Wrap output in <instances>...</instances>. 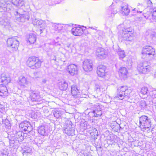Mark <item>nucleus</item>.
<instances>
[{
  "label": "nucleus",
  "instance_id": "nucleus-1",
  "mask_svg": "<svg viewBox=\"0 0 156 156\" xmlns=\"http://www.w3.org/2000/svg\"><path fill=\"white\" fill-rule=\"evenodd\" d=\"M119 91V93L115 98H118L120 100L124 99L125 100L130 98L131 94L130 93L131 92L130 89H128L126 86H122L121 87Z\"/></svg>",
  "mask_w": 156,
  "mask_h": 156
},
{
  "label": "nucleus",
  "instance_id": "nucleus-2",
  "mask_svg": "<svg viewBox=\"0 0 156 156\" xmlns=\"http://www.w3.org/2000/svg\"><path fill=\"white\" fill-rule=\"evenodd\" d=\"M42 62L38 58L35 57H29L27 62L28 66L32 69L39 68L41 66Z\"/></svg>",
  "mask_w": 156,
  "mask_h": 156
},
{
  "label": "nucleus",
  "instance_id": "nucleus-3",
  "mask_svg": "<svg viewBox=\"0 0 156 156\" xmlns=\"http://www.w3.org/2000/svg\"><path fill=\"white\" fill-rule=\"evenodd\" d=\"M140 126L143 131H147L149 130L151 127V120L148 117L145 115H143L139 119Z\"/></svg>",
  "mask_w": 156,
  "mask_h": 156
},
{
  "label": "nucleus",
  "instance_id": "nucleus-4",
  "mask_svg": "<svg viewBox=\"0 0 156 156\" xmlns=\"http://www.w3.org/2000/svg\"><path fill=\"white\" fill-rule=\"evenodd\" d=\"M137 69L141 73L147 74L151 70V67L148 62L144 61L138 65Z\"/></svg>",
  "mask_w": 156,
  "mask_h": 156
},
{
  "label": "nucleus",
  "instance_id": "nucleus-5",
  "mask_svg": "<svg viewBox=\"0 0 156 156\" xmlns=\"http://www.w3.org/2000/svg\"><path fill=\"white\" fill-rule=\"evenodd\" d=\"M123 26V25H119L117 27V29L120 31L122 30L123 32L121 34L120 37L124 40L132 41L133 40V34L129 32L124 31L123 29H121V27Z\"/></svg>",
  "mask_w": 156,
  "mask_h": 156
},
{
  "label": "nucleus",
  "instance_id": "nucleus-6",
  "mask_svg": "<svg viewBox=\"0 0 156 156\" xmlns=\"http://www.w3.org/2000/svg\"><path fill=\"white\" fill-rule=\"evenodd\" d=\"M102 114V112L98 104H97L94 106V110L90 112L88 114V116L90 117H100Z\"/></svg>",
  "mask_w": 156,
  "mask_h": 156
},
{
  "label": "nucleus",
  "instance_id": "nucleus-7",
  "mask_svg": "<svg viewBox=\"0 0 156 156\" xmlns=\"http://www.w3.org/2000/svg\"><path fill=\"white\" fill-rule=\"evenodd\" d=\"M16 13L19 14L20 16V20L21 22H24L28 21L30 18V14L29 12L23 10L21 9H19L16 12Z\"/></svg>",
  "mask_w": 156,
  "mask_h": 156
},
{
  "label": "nucleus",
  "instance_id": "nucleus-8",
  "mask_svg": "<svg viewBox=\"0 0 156 156\" xmlns=\"http://www.w3.org/2000/svg\"><path fill=\"white\" fill-rule=\"evenodd\" d=\"M141 54L146 56H153L155 54V49L150 46H145L143 48Z\"/></svg>",
  "mask_w": 156,
  "mask_h": 156
},
{
  "label": "nucleus",
  "instance_id": "nucleus-9",
  "mask_svg": "<svg viewBox=\"0 0 156 156\" xmlns=\"http://www.w3.org/2000/svg\"><path fill=\"white\" fill-rule=\"evenodd\" d=\"M7 44L8 47H11L16 50L18 48L19 43L16 37L11 38L8 39Z\"/></svg>",
  "mask_w": 156,
  "mask_h": 156
},
{
  "label": "nucleus",
  "instance_id": "nucleus-10",
  "mask_svg": "<svg viewBox=\"0 0 156 156\" xmlns=\"http://www.w3.org/2000/svg\"><path fill=\"white\" fill-rule=\"evenodd\" d=\"M108 54L107 51L103 48H99L96 50L95 55L97 58L100 59H104Z\"/></svg>",
  "mask_w": 156,
  "mask_h": 156
},
{
  "label": "nucleus",
  "instance_id": "nucleus-11",
  "mask_svg": "<svg viewBox=\"0 0 156 156\" xmlns=\"http://www.w3.org/2000/svg\"><path fill=\"white\" fill-rule=\"evenodd\" d=\"M92 62L91 60L86 59L83 62V67L85 71L88 72L92 70Z\"/></svg>",
  "mask_w": 156,
  "mask_h": 156
},
{
  "label": "nucleus",
  "instance_id": "nucleus-12",
  "mask_svg": "<svg viewBox=\"0 0 156 156\" xmlns=\"http://www.w3.org/2000/svg\"><path fill=\"white\" fill-rule=\"evenodd\" d=\"M19 127L24 131L28 132H30L32 129L30 123L26 121L21 122L19 125Z\"/></svg>",
  "mask_w": 156,
  "mask_h": 156
},
{
  "label": "nucleus",
  "instance_id": "nucleus-13",
  "mask_svg": "<svg viewBox=\"0 0 156 156\" xmlns=\"http://www.w3.org/2000/svg\"><path fill=\"white\" fill-rule=\"evenodd\" d=\"M67 71L72 76L77 74L78 68L77 66L74 64H71L67 66Z\"/></svg>",
  "mask_w": 156,
  "mask_h": 156
},
{
  "label": "nucleus",
  "instance_id": "nucleus-14",
  "mask_svg": "<svg viewBox=\"0 0 156 156\" xmlns=\"http://www.w3.org/2000/svg\"><path fill=\"white\" fill-rule=\"evenodd\" d=\"M106 67L103 65H99L97 68V73L98 75L103 77L105 75Z\"/></svg>",
  "mask_w": 156,
  "mask_h": 156
},
{
  "label": "nucleus",
  "instance_id": "nucleus-15",
  "mask_svg": "<svg viewBox=\"0 0 156 156\" xmlns=\"http://www.w3.org/2000/svg\"><path fill=\"white\" fill-rule=\"evenodd\" d=\"M1 82L4 84H8L11 81L10 77L8 74L3 73L1 75Z\"/></svg>",
  "mask_w": 156,
  "mask_h": 156
},
{
  "label": "nucleus",
  "instance_id": "nucleus-16",
  "mask_svg": "<svg viewBox=\"0 0 156 156\" xmlns=\"http://www.w3.org/2000/svg\"><path fill=\"white\" fill-rule=\"evenodd\" d=\"M71 94L75 98H77L80 95V90L78 89L77 86L73 85L71 86Z\"/></svg>",
  "mask_w": 156,
  "mask_h": 156
},
{
  "label": "nucleus",
  "instance_id": "nucleus-17",
  "mask_svg": "<svg viewBox=\"0 0 156 156\" xmlns=\"http://www.w3.org/2000/svg\"><path fill=\"white\" fill-rule=\"evenodd\" d=\"M71 31L72 34L76 36H80L83 33V29L78 27L73 28Z\"/></svg>",
  "mask_w": 156,
  "mask_h": 156
},
{
  "label": "nucleus",
  "instance_id": "nucleus-18",
  "mask_svg": "<svg viewBox=\"0 0 156 156\" xmlns=\"http://www.w3.org/2000/svg\"><path fill=\"white\" fill-rule=\"evenodd\" d=\"M127 72L126 68L121 67L119 71V74L121 78L124 80L126 79L127 77Z\"/></svg>",
  "mask_w": 156,
  "mask_h": 156
},
{
  "label": "nucleus",
  "instance_id": "nucleus-19",
  "mask_svg": "<svg viewBox=\"0 0 156 156\" xmlns=\"http://www.w3.org/2000/svg\"><path fill=\"white\" fill-rule=\"evenodd\" d=\"M8 92L7 87L2 84L0 85V96L5 97L8 95Z\"/></svg>",
  "mask_w": 156,
  "mask_h": 156
},
{
  "label": "nucleus",
  "instance_id": "nucleus-20",
  "mask_svg": "<svg viewBox=\"0 0 156 156\" xmlns=\"http://www.w3.org/2000/svg\"><path fill=\"white\" fill-rule=\"evenodd\" d=\"M19 83L21 86L26 87L28 84L29 82L25 76H21L19 78Z\"/></svg>",
  "mask_w": 156,
  "mask_h": 156
},
{
  "label": "nucleus",
  "instance_id": "nucleus-21",
  "mask_svg": "<svg viewBox=\"0 0 156 156\" xmlns=\"http://www.w3.org/2000/svg\"><path fill=\"white\" fill-rule=\"evenodd\" d=\"M121 11L123 14L127 15L130 12V9L129 8L128 5L125 3H123L121 5Z\"/></svg>",
  "mask_w": 156,
  "mask_h": 156
},
{
  "label": "nucleus",
  "instance_id": "nucleus-22",
  "mask_svg": "<svg viewBox=\"0 0 156 156\" xmlns=\"http://www.w3.org/2000/svg\"><path fill=\"white\" fill-rule=\"evenodd\" d=\"M28 41L30 44H34L36 40V36L35 34H30L27 37Z\"/></svg>",
  "mask_w": 156,
  "mask_h": 156
},
{
  "label": "nucleus",
  "instance_id": "nucleus-23",
  "mask_svg": "<svg viewBox=\"0 0 156 156\" xmlns=\"http://www.w3.org/2000/svg\"><path fill=\"white\" fill-rule=\"evenodd\" d=\"M68 86L67 83L64 80H62L59 83V88L62 90H65L67 88Z\"/></svg>",
  "mask_w": 156,
  "mask_h": 156
},
{
  "label": "nucleus",
  "instance_id": "nucleus-24",
  "mask_svg": "<svg viewBox=\"0 0 156 156\" xmlns=\"http://www.w3.org/2000/svg\"><path fill=\"white\" fill-rule=\"evenodd\" d=\"M71 125H69L65 129V131L66 133L69 136L72 135L74 132L73 128H71Z\"/></svg>",
  "mask_w": 156,
  "mask_h": 156
},
{
  "label": "nucleus",
  "instance_id": "nucleus-25",
  "mask_svg": "<svg viewBox=\"0 0 156 156\" xmlns=\"http://www.w3.org/2000/svg\"><path fill=\"white\" fill-rule=\"evenodd\" d=\"M12 3L16 6H23L24 4L23 0H12Z\"/></svg>",
  "mask_w": 156,
  "mask_h": 156
},
{
  "label": "nucleus",
  "instance_id": "nucleus-26",
  "mask_svg": "<svg viewBox=\"0 0 156 156\" xmlns=\"http://www.w3.org/2000/svg\"><path fill=\"white\" fill-rule=\"evenodd\" d=\"M8 2H9L8 0H0V11L1 12L2 11V10H7L3 6Z\"/></svg>",
  "mask_w": 156,
  "mask_h": 156
},
{
  "label": "nucleus",
  "instance_id": "nucleus-27",
  "mask_svg": "<svg viewBox=\"0 0 156 156\" xmlns=\"http://www.w3.org/2000/svg\"><path fill=\"white\" fill-rule=\"evenodd\" d=\"M117 54L120 60H122L126 56V55L124 50H119Z\"/></svg>",
  "mask_w": 156,
  "mask_h": 156
},
{
  "label": "nucleus",
  "instance_id": "nucleus-28",
  "mask_svg": "<svg viewBox=\"0 0 156 156\" xmlns=\"http://www.w3.org/2000/svg\"><path fill=\"white\" fill-rule=\"evenodd\" d=\"M38 133L41 135L44 136L45 133V127L44 126H41L39 127L38 129Z\"/></svg>",
  "mask_w": 156,
  "mask_h": 156
},
{
  "label": "nucleus",
  "instance_id": "nucleus-29",
  "mask_svg": "<svg viewBox=\"0 0 156 156\" xmlns=\"http://www.w3.org/2000/svg\"><path fill=\"white\" fill-rule=\"evenodd\" d=\"M151 14L153 19L156 20V7H152L150 9Z\"/></svg>",
  "mask_w": 156,
  "mask_h": 156
},
{
  "label": "nucleus",
  "instance_id": "nucleus-30",
  "mask_svg": "<svg viewBox=\"0 0 156 156\" xmlns=\"http://www.w3.org/2000/svg\"><path fill=\"white\" fill-rule=\"evenodd\" d=\"M32 153V149L30 147H27L24 148L23 152V155H28V154H31Z\"/></svg>",
  "mask_w": 156,
  "mask_h": 156
},
{
  "label": "nucleus",
  "instance_id": "nucleus-31",
  "mask_svg": "<svg viewBox=\"0 0 156 156\" xmlns=\"http://www.w3.org/2000/svg\"><path fill=\"white\" fill-rule=\"evenodd\" d=\"M32 23L34 25L39 26L42 24L43 21L41 20H39L37 19H35L33 20Z\"/></svg>",
  "mask_w": 156,
  "mask_h": 156
},
{
  "label": "nucleus",
  "instance_id": "nucleus-32",
  "mask_svg": "<svg viewBox=\"0 0 156 156\" xmlns=\"http://www.w3.org/2000/svg\"><path fill=\"white\" fill-rule=\"evenodd\" d=\"M53 26L54 27L55 30H60L63 28L62 25L60 24H53Z\"/></svg>",
  "mask_w": 156,
  "mask_h": 156
},
{
  "label": "nucleus",
  "instance_id": "nucleus-33",
  "mask_svg": "<svg viewBox=\"0 0 156 156\" xmlns=\"http://www.w3.org/2000/svg\"><path fill=\"white\" fill-rule=\"evenodd\" d=\"M61 112L59 110H54L53 112V115L54 116L57 118H59L62 115Z\"/></svg>",
  "mask_w": 156,
  "mask_h": 156
},
{
  "label": "nucleus",
  "instance_id": "nucleus-34",
  "mask_svg": "<svg viewBox=\"0 0 156 156\" xmlns=\"http://www.w3.org/2000/svg\"><path fill=\"white\" fill-rule=\"evenodd\" d=\"M3 7L5 8L7 10H2V11H9L12 9L11 5L10 3L8 2L5 5L3 6Z\"/></svg>",
  "mask_w": 156,
  "mask_h": 156
},
{
  "label": "nucleus",
  "instance_id": "nucleus-35",
  "mask_svg": "<svg viewBox=\"0 0 156 156\" xmlns=\"http://www.w3.org/2000/svg\"><path fill=\"white\" fill-rule=\"evenodd\" d=\"M147 105L144 101H141L139 102V107L141 109H144L146 108Z\"/></svg>",
  "mask_w": 156,
  "mask_h": 156
},
{
  "label": "nucleus",
  "instance_id": "nucleus-36",
  "mask_svg": "<svg viewBox=\"0 0 156 156\" xmlns=\"http://www.w3.org/2000/svg\"><path fill=\"white\" fill-rule=\"evenodd\" d=\"M139 7H138V9L136 8H134V9L133 10V11H134V12L136 13V12L137 13L140 12V13L142 12V11H139L138 10L140 9V8H142V9H144V6L142 5H139L138 6Z\"/></svg>",
  "mask_w": 156,
  "mask_h": 156
},
{
  "label": "nucleus",
  "instance_id": "nucleus-37",
  "mask_svg": "<svg viewBox=\"0 0 156 156\" xmlns=\"http://www.w3.org/2000/svg\"><path fill=\"white\" fill-rule=\"evenodd\" d=\"M23 133L20 131L18 132L16 134V136L17 138H20L21 140L23 139V137L22 136Z\"/></svg>",
  "mask_w": 156,
  "mask_h": 156
},
{
  "label": "nucleus",
  "instance_id": "nucleus-38",
  "mask_svg": "<svg viewBox=\"0 0 156 156\" xmlns=\"http://www.w3.org/2000/svg\"><path fill=\"white\" fill-rule=\"evenodd\" d=\"M150 14H151L150 12H147V13H144L143 16L145 19H149L150 16Z\"/></svg>",
  "mask_w": 156,
  "mask_h": 156
},
{
  "label": "nucleus",
  "instance_id": "nucleus-39",
  "mask_svg": "<svg viewBox=\"0 0 156 156\" xmlns=\"http://www.w3.org/2000/svg\"><path fill=\"white\" fill-rule=\"evenodd\" d=\"M147 89L146 87H143L141 89L140 93L143 95H145L147 94Z\"/></svg>",
  "mask_w": 156,
  "mask_h": 156
},
{
  "label": "nucleus",
  "instance_id": "nucleus-40",
  "mask_svg": "<svg viewBox=\"0 0 156 156\" xmlns=\"http://www.w3.org/2000/svg\"><path fill=\"white\" fill-rule=\"evenodd\" d=\"M149 94L153 98H156V90H154L151 91L149 92Z\"/></svg>",
  "mask_w": 156,
  "mask_h": 156
},
{
  "label": "nucleus",
  "instance_id": "nucleus-41",
  "mask_svg": "<svg viewBox=\"0 0 156 156\" xmlns=\"http://www.w3.org/2000/svg\"><path fill=\"white\" fill-rule=\"evenodd\" d=\"M2 123L3 124H4L6 126H10L9 121L7 119H5L4 120H3Z\"/></svg>",
  "mask_w": 156,
  "mask_h": 156
},
{
  "label": "nucleus",
  "instance_id": "nucleus-42",
  "mask_svg": "<svg viewBox=\"0 0 156 156\" xmlns=\"http://www.w3.org/2000/svg\"><path fill=\"white\" fill-rule=\"evenodd\" d=\"M95 89L96 92H98V93L101 94L100 90V86L98 84H96L95 87Z\"/></svg>",
  "mask_w": 156,
  "mask_h": 156
},
{
  "label": "nucleus",
  "instance_id": "nucleus-43",
  "mask_svg": "<svg viewBox=\"0 0 156 156\" xmlns=\"http://www.w3.org/2000/svg\"><path fill=\"white\" fill-rule=\"evenodd\" d=\"M81 126L83 127V128L84 129H88L89 128V125H87V123L85 122L83 124H82L81 125Z\"/></svg>",
  "mask_w": 156,
  "mask_h": 156
},
{
  "label": "nucleus",
  "instance_id": "nucleus-44",
  "mask_svg": "<svg viewBox=\"0 0 156 156\" xmlns=\"http://www.w3.org/2000/svg\"><path fill=\"white\" fill-rule=\"evenodd\" d=\"M9 23V21L8 20H2L1 21V23L4 26L6 25H7Z\"/></svg>",
  "mask_w": 156,
  "mask_h": 156
},
{
  "label": "nucleus",
  "instance_id": "nucleus-45",
  "mask_svg": "<svg viewBox=\"0 0 156 156\" xmlns=\"http://www.w3.org/2000/svg\"><path fill=\"white\" fill-rule=\"evenodd\" d=\"M152 39L156 38V33L153 32L150 35Z\"/></svg>",
  "mask_w": 156,
  "mask_h": 156
},
{
  "label": "nucleus",
  "instance_id": "nucleus-46",
  "mask_svg": "<svg viewBox=\"0 0 156 156\" xmlns=\"http://www.w3.org/2000/svg\"><path fill=\"white\" fill-rule=\"evenodd\" d=\"M147 4L149 6L151 7L152 6V3L150 0H148L147 1Z\"/></svg>",
  "mask_w": 156,
  "mask_h": 156
},
{
  "label": "nucleus",
  "instance_id": "nucleus-47",
  "mask_svg": "<svg viewBox=\"0 0 156 156\" xmlns=\"http://www.w3.org/2000/svg\"><path fill=\"white\" fill-rule=\"evenodd\" d=\"M4 110L5 108L4 106L1 104H0V112L3 111Z\"/></svg>",
  "mask_w": 156,
  "mask_h": 156
},
{
  "label": "nucleus",
  "instance_id": "nucleus-48",
  "mask_svg": "<svg viewBox=\"0 0 156 156\" xmlns=\"http://www.w3.org/2000/svg\"><path fill=\"white\" fill-rule=\"evenodd\" d=\"M70 45H71V44L70 43H67L66 45V47L67 48H69L70 47Z\"/></svg>",
  "mask_w": 156,
  "mask_h": 156
},
{
  "label": "nucleus",
  "instance_id": "nucleus-49",
  "mask_svg": "<svg viewBox=\"0 0 156 156\" xmlns=\"http://www.w3.org/2000/svg\"><path fill=\"white\" fill-rule=\"evenodd\" d=\"M52 60H54L55 61H56L57 62H55V64H57V62L58 61H57V59L56 58H53V59H52ZM58 60H59V59H58Z\"/></svg>",
  "mask_w": 156,
  "mask_h": 156
},
{
  "label": "nucleus",
  "instance_id": "nucleus-50",
  "mask_svg": "<svg viewBox=\"0 0 156 156\" xmlns=\"http://www.w3.org/2000/svg\"><path fill=\"white\" fill-rule=\"evenodd\" d=\"M114 11L113 12V14H115L116 13H117V11H116V10H115V9H114Z\"/></svg>",
  "mask_w": 156,
  "mask_h": 156
},
{
  "label": "nucleus",
  "instance_id": "nucleus-51",
  "mask_svg": "<svg viewBox=\"0 0 156 156\" xmlns=\"http://www.w3.org/2000/svg\"><path fill=\"white\" fill-rule=\"evenodd\" d=\"M46 80L45 79H43L42 80V82L43 83H46Z\"/></svg>",
  "mask_w": 156,
  "mask_h": 156
},
{
  "label": "nucleus",
  "instance_id": "nucleus-52",
  "mask_svg": "<svg viewBox=\"0 0 156 156\" xmlns=\"http://www.w3.org/2000/svg\"><path fill=\"white\" fill-rule=\"evenodd\" d=\"M18 14H19H19H17L16 13V14H15V15H18ZM19 16V17H18V18H20V16Z\"/></svg>",
  "mask_w": 156,
  "mask_h": 156
},
{
  "label": "nucleus",
  "instance_id": "nucleus-53",
  "mask_svg": "<svg viewBox=\"0 0 156 156\" xmlns=\"http://www.w3.org/2000/svg\"><path fill=\"white\" fill-rule=\"evenodd\" d=\"M18 14H19H19H17L16 13V14H15V15H18ZM19 16V17H18V18H20V16Z\"/></svg>",
  "mask_w": 156,
  "mask_h": 156
},
{
  "label": "nucleus",
  "instance_id": "nucleus-54",
  "mask_svg": "<svg viewBox=\"0 0 156 156\" xmlns=\"http://www.w3.org/2000/svg\"><path fill=\"white\" fill-rule=\"evenodd\" d=\"M139 19H140V20H142V19H142V18H139Z\"/></svg>",
  "mask_w": 156,
  "mask_h": 156
},
{
  "label": "nucleus",
  "instance_id": "nucleus-55",
  "mask_svg": "<svg viewBox=\"0 0 156 156\" xmlns=\"http://www.w3.org/2000/svg\"><path fill=\"white\" fill-rule=\"evenodd\" d=\"M155 76L156 77V72L155 73Z\"/></svg>",
  "mask_w": 156,
  "mask_h": 156
},
{
  "label": "nucleus",
  "instance_id": "nucleus-56",
  "mask_svg": "<svg viewBox=\"0 0 156 156\" xmlns=\"http://www.w3.org/2000/svg\"><path fill=\"white\" fill-rule=\"evenodd\" d=\"M34 95H35V96H36V94H35V93H34Z\"/></svg>",
  "mask_w": 156,
  "mask_h": 156
},
{
  "label": "nucleus",
  "instance_id": "nucleus-57",
  "mask_svg": "<svg viewBox=\"0 0 156 156\" xmlns=\"http://www.w3.org/2000/svg\"><path fill=\"white\" fill-rule=\"evenodd\" d=\"M41 30H41H41H41Z\"/></svg>",
  "mask_w": 156,
  "mask_h": 156
}]
</instances>
